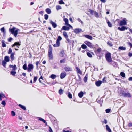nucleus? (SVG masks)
<instances>
[{
    "instance_id": "1",
    "label": "nucleus",
    "mask_w": 132,
    "mask_h": 132,
    "mask_svg": "<svg viewBox=\"0 0 132 132\" xmlns=\"http://www.w3.org/2000/svg\"><path fill=\"white\" fill-rule=\"evenodd\" d=\"M120 94L123 97H125L131 98V95L129 92H126L124 90H122L121 91Z\"/></svg>"
},
{
    "instance_id": "2",
    "label": "nucleus",
    "mask_w": 132,
    "mask_h": 132,
    "mask_svg": "<svg viewBox=\"0 0 132 132\" xmlns=\"http://www.w3.org/2000/svg\"><path fill=\"white\" fill-rule=\"evenodd\" d=\"M15 28L13 27L12 28H10L9 29V31L12 34L14 35L15 37H16L18 34V29L15 30Z\"/></svg>"
},
{
    "instance_id": "3",
    "label": "nucleus",
    "mask_w": 132,
    "mask_h": 132,
    "mask_svg": "<svg viewBox=\"0 0 132 132\" xmlns=\"http://www.w3.org/2000/svg\"><path fill=\"white\" fill-rule=\"evenodd\" d=\"M105 57L108 62H110L112 61V59L110 53L109 52L107 53L105 55Z\"/></svg>"
},
{
    "instance_id": "4",
    "label": "nucleus",
    "mask_w": 132,
    "mask_h": 132,
    "mask_svg": "<svg viewBox=\"0 0 132 132\" xmlns=\"http://www.w3.org/2000/svg\"><path fill=\"white\" fill-rule=\"evenodd\" d=\"M126 18H124L122 20H121L119 23V25L120 26L125 25L127 24L126 22Z\"/></svg>"
},
{
    "instance_id": "5",
    "label": "nucleus",
    "mask_w": 132,
    "mask_h": 132,
    "mask_svg": "<svg viewBox=\"0 0 132 132\" xmlns=\"http://www.w3.org/2000/svg\"><path fill=\"white\" fill-rule=\"evenodd\" d=\"M34 66L32 64L29 63L28 65L27 71L28 72H30L33 69Z\"/></svg>"
},
{
    "instance_id": "6",
    "label": "nucleus",
    "mask_w": 132,
    "mask_h": 132,
    "mask_svg": "<svg viewBox=\"0 0 132 132\" xmlns=\"http://www.w3.org/2000/svg\"><path fill=\"white\" fill-rule=\"evenodd\" d=\"M64 21L65 22V25L68 26L69 27L71 28H72V27L70 24L68 23V20L67 18H64L63 19Z\"/></svg>"
},
{
    "instance_id": "7",
    "label": "nucleus",
    "mask_w": 132,
    "mask_h": 132,
    "mask_svg": "<svg viewBox=\"0 0 132 132\" xmlns=\"http://www.w3.org/2000/svg\"><path fill=\"white\" fill-rule=\"evenodd\" d=\"M84 43L86 44L90 48H93V45L90 42L87 41H85Z\"/></svg>"
},
{
    "instance_id": "8",
    "label": "nucleus",
    "mask_w": 132,
    "mask_h": 132,
    "mask_svg": "<svg viewBox=\"0 0 132 132\" xmlns=\"http://www.w3.org/2000/svg\"><path fill=\"white\" fill-rule=\"evenodd\" d=\"M128 27H127L126 26H123L122 27H118V29L120 31H124L125 30L127 29H128Z\"/></svg>"
},
{
    "instance_id": "9",
    "label": "nucleus",
    "mask_w": 132,
    "mask_h": 132,
    "mask_svg": "<svg viewBox=\"0 0 132 132\" xmlns=\"http://www.w3.org/2000/svg\"><path fill=\"white\" fill-rule=\"evenodd\" d=\"M64 70L66 72L71 71H72V68L69 66L65 67L64 68Z\"/></svg>"
},
{
    "instance_id": "10",
    "label": "nucleus",
    "mask_w": 132,
    "mask_h": 132,
    "mask_svg": "<svg viewBox=\"0 0 132 132\" xmlns=\"http://www.w3.org/2000/svg\"><path fill=\"white\" fill-rule=\"evenodd\" d=\"M82 31V30L80 28H76L74 30V32L75 33L77 34L81 32Z\"/></svg>"
},
{
    "instance_id": "11",
    "label": "nucleus",
    "mask_w": 132,
    "mask_h": 132,
    "mask_svg": "<svg viewBox=\"0 0 132 132\" xmlns=\"http://www.w3.org/2000/svg\"><path fill=\"white\" fill-rule=\"evenodd\" d=\"M50 23L54 28H56L57 26V24L56 23L53 22L52 20H50Z\"/></svg>"
},
{
    "instance_id": "12",
    "label": "nucleus",
    "mask_w": 132,
    "mask_h": 132,
    "mask_svg": "<svg viewBox=\"0 0 132 132\" xmlns=\"http://www.w3.org/2000/svg\"><path fill=\"white\" fill-rule=\"evenodd\" d=\"M70 27L65 26H63L62 28V30L65 31H68L70 29Z\"/></svg>"
},
{
    "instance_id": "13",
    "label": "nucleus",
    "mask_w": 132,
    "mask_h": 132,
    "mask_svg": "<svg viewBox=\"0 0 132 132\" xmlns=\"http://www.w3.org/2000/svg\"><path fill=\"white\" fill-rule=\"evenodd\" d=\"M9 67L10 68H12V70H16L17 69L16 65H10Z\"/></svg>"
},
{
    "instance_id": "14",
    "label": "nucleus",
    "mask_w": 132,
    "mask_h": 132,
    "mask_svg": "<svg viewBox=\"0 0 132 132\" xmlns=\"http://www.w3.org/2000/svg\"><path fill=\"white\" fill-rule=\"evenodd\" d=\"M66 72L62 73L60 75V78L61 79H63L66 76Z\"/></svg>"
},
{
    "instance_id": "15",
    "label": "nucleus",
    "mask_w": 132,
    "mask_h": 132,
    "mask_svg": "<svg viewBox=\"0 0 132 132\" xmlns=\"http://www.w3.org/2000/svg\"><path fill=\"white\" fill-rule=\"evenodd\" d=\"M102 83V81L100 80H98L95 82L96 85L98 87L100 86Z\"/></svg>"
},
{
    "instance_id": "16",
    "label": "nucleus",
    "mask_w": 132,
    "mask_h": 132,
    "mask_svg": "<svg viewBox=\"0 0 132 132\" xmlns=\"http://www.w3.org/2000/svg\"><path fill=\"white\" fill-rule=\"evenodd\" d=\"M84 37L89 39L91 40H92L93 39V37L89 35H84Z\"/></svg>"
},
{
    "instance_id": "17",
    "label": "nucleus",
    "mask_w": 132,
    "mask_h": 132,
    "mask_svg": "<svg viewBox=\"0 0 132 132\" xmlns=\"http://www.w3.org/2000/svg\"><path fill=\"white\" fill-rule=\"evenodd\" d=\"M10 60V59L9 56H5L4 57V61L6 62H9Z\"/></svg>"
},
{
    "instance_id": "18",
    "label": "nucleus",
    "mask_w": 132,
    "mask_h": 132,
    "mask_svg": "<svg viewBox=\"0 0 132 132\" xmlns=\"http://www.w3.org/2000/svg\"><path fill=\"white\" fill-rule=\"evenodd\" d=\"M60 56L61 57H63L64 55V50H62L60 53Z\"/></svg>"
},
{
    "instance_id": "19",
    "label": "nucleus",
    "mask_w": 132,
    "mask_h": 132,
    "mask_svg": "<svg viewBox=\"0 0 132 132\" xmlns=\"http://www.w3.org/2000/svg\"><path fill=\"white\" fill-rule=\"evenodd\" d=\"M46 12L48 14H51V9L49 8H47L45 10Z\"/></svg>"
},
{
    "instance_id": "20",
    "label": "nucleus",
    "mask_w": 132,
    "mask_h": 132,
    "mask_svg": "<svg viewBox=\"0 0 132 132\" xmlns=\"http://www.w3.org/2000/svg\"><path fill=\"white\" fill-rule=\"evenodd\" d=\"M84 93L82 91H81L78 94V95L79 97L80 98H82L83 96Z\"/></svg>"
},
{
    "instance_id": "21",
    "label": "nucleus",
    "mask_w": 132,
    "mask_h": 132,
    "mask_svg": "<svg viewBox=\"0 0 132 132\" xmlns=\"http://www.w3.org/2000/svg\"><path fill=\"white\" fill-rule=\"evenodd\" d=\"M75 68L76 69V71H77V72L78 73H79L80 74H81L82 73V72L79 68L77 67H76Z\"/></svg>"
},
{
    "instance_id": "22",
    "label": "nucleus",
    "mask_w": 132,
    "mask_h": 132,
    "mask_svg": "<svg viewBox=\"0 0 132 132\" xmlns=\"http://www.w3.org/2000/svg\"><path fill=\"white\" fill-rule=\"evenodd\" d=\"M52 50L51 45L49 46V48L48 51V53H52Z\"/></svg>"
},
{
    "instance_id": "23",
    "label": "nucleus",
    "mask_w": 132,
    "mask_h": 132,
    "mask_svg": "<svg viewBox=\"0 0 132 132\" xmlns=\"http://www.w3.org/2000/svg\"><path fill=\"white\" fill-rule=\"evenodd\" d=\"M18 106L24 110H26V108L24 106H23L21 104H19Z\"/></svg>"
},
{
    "instance_id": "24",
    "label": "nucleus",
    "mask_w": 132,
    "mask_h": 132,
    "mask_svg": "<svg viewBox=\"0 0 132 132\" xmlns=\"http://www.w3.org/2000/svg\"><path fill=\"white\" fill-rule=\"evenodd\" d=\"M48 56L50 59L52 60L53 59V56L52 53H48Z\"/></svg>"
},
{
    "instance_id": "25",
    "label": "nucleus",
    "mask_w": 132,
    "mask_h": 132,
    "mask_svg": "<svg viewBox=\"0 0 132 132\" xmlns=\"http://www.w3.org/2000/svg\"><path fill=\"white\" fill-rule=\"evenodd\" d=\"M106 130L108 131L109 132H111L112 131L110 128L109 127L108 125H106Z\"/></svg>"
},
{
    "instance_id": "26",
    "label": "nucleus",
    "mask_w": 132,
    "mask_h": 132,
    "mask_svg": "<svg viewBox=\"0 0 132 132\" xmlns=\"http://www.w3.org/2000/svg\"><path fill=\"white\" fill-rule=\"evenodd\" d=\"M22 68L23 69L25 70H27L28 68L27 67V64L26 63L24 64Z\"/></svg>"
},
{
    "instance_id": "27",
    "label": "nucleus",
    "mask_w": 132,
    "mask_h": 132,
    "mask_svg": "<svg viewBox=\"0 0 132 132\" xmlns=\"http://www.w3.org/2000/svg\"><path fill=\"white\" fill-rule=\"evenodd\" d=\"M62 39V37L60 36H59L58 37L57 39L56 40V41L58 42L60 44V41Z\"/></svg>"
},
{
    "instance_id": "28",
    "label": "nucleus",
    "mask_w": 132,
    "mask_h": 132,
    "mask_svg": "<svg viewBox=\"0 0 132 132\" xmlns=\"http://www.w3.org/2000/svg\"><path fill=\"white\" fill-rule=\"evenodd\" d=\"M15 71L12 70L11 71L10 73V74L13 76H15L16 73V72Z\"/></svg>"
},
{
    "instance_id": "29",
    "label": "nucleus",
    "mask_w": 132,
    "mask_h": 132,
    "mask_svg": "<svg viewBox=\"0 0 132 132\" xmlns=\"http://www.w3.org/2000/svg\"><path fill=\"white\" fill-rule=\"evenodd\" d=\"M108 24V26L110 27H112V24L111 23L108 21V19L106 20Z\"/></svg>"
},
{
    "instance_id": "30",
    "label": "nucleus",
    "mask_w": 132,
    "mask_h": 132,
    "mask_svg": "<svg viewBox=\"0 0 132 132\" xmlns=\"http://www.w3.org/2000/svg\"><path fill=\"white\" fill-rule=\"evenodd\" d=\"M63 35L64 36L65 38L68 37V35L67 34L66 32L64 31L63 32Z\"/></svg>"
},
{
    "instance_id": "31",
    "label": "nucleus",
    "mask_w": 132,
    "mask_h": 132,
    "mask_svg": "<svg viewBox=\"0 0 132 132\" xmlns=\"http://www.w3.org/2000/svg\"><path fill=\"white\" fill-rule=\"evenodd\" d=\"M7 62L4 60H3L2 62V65L4 67H5Z\"/></svg>"
},
{
    "instance_id": "32",
    "label": "nucleus",
    "mask_w": 132,
    "mask_h": 132,
    "mask_svg": "<svg viewBox=\"0 0 132 132\" xmlns=\"http://www.w3.org/2000/svg\"><path fill=\"white\" fill-rule=\"evenodd\" d=\"M60 44L58 42H56V44H54L53 46L54 47H58L59 46Z\"/></svg>"
},
{
    "instance_id": "33",
    "label": "nucleus",
    "mask_w": 132,
    "mask_h": 132,
    "mask_svg": "<svg viewBox=\"0 0 132 132\" xmlns=\"http://www.w3.org/2000/svg\"><path fill=\"white\" fill-rule=\"evenodd\" d=\"M56 77V75L55 74H52L50 76V77L52 79H54Z\"/></svg>"
},
{
    "instance_id": "34",
    "label": "nucleus",
    "mask_w": 132,
    "mask_h": 132,
    "mask_svg": "<svg viewBox=\"0 0 132 132\" xmlns=\"http://www.w3.org/2000/svg\"><path fill=\"white\" fill-rule=\"evenodd\" d=\"M14 54L13 53H11V54L10 57L12 61H13L14 60Z\"/></svg>"
},
{
    "instance_id": "35",
    "label": "nucleus",
    "mask_w": 132,
    "mask_h": 132,
    "mask_svg": "<svg viewBox=\"0 0 132 132\" xmlns=\"http://www.w3.org/2000/svg\"><path fill=\"white\" fill-rule=\"evenodd\" d=\"M58 92L60 95H61L63 93V90L62 89H60L59 90Z\"/></svg>"
},
{
    "instance_id": "36",
    "label": "nucleus",
    "mask_w": 132,
    "mask_h": 132,
    "mask_svg": "<svg viewBox=\"0 0 132 132\" xmlns=\"http://www.w3.org/2000/svg\"><path fill=\"white\" fill-rule=\"evenodd\" d=\"M68 96L70 99L72 98V94L69 92L68 93Z\"/></svg>"
},
{
    "instance_id": "37",
    "label": "nucleus",
    "mask_w": 132,
    "mask_h": 132,
    "mask_svg": "<svg viewBox=\"0 0 132 132\" xmlns=\"http://www.w3.org/2000/svg\"><path fill=\"white\" fill-rule=\"evenodd\" d=\"M101 51V49L100 48H98L96 51V53L98 54L100 53Z\"/></svg>"
},
{
    "instance_id": "38",
    "label": "nucleus",
    "mask_w": 132,
    "mask_h": 132,
    "mask_svg": "<svg viewBox=\"0 0 132 132\" xmlns=\"http://www.w3.org/2000/svg\"><path fill=\"white\" fill-rule=\"evenodd\" d=\"M0 30L4 34L5 33V31L4 27L1 28L0 29Z\"/></svg>"
},
{
    "instance_id": "39",
    "label": "nucleus",
    "mask_w": 132,
    "mask_h": 132,
    "mask_svg": "<svg viewBox=\"0 0 132 132\" xmlns=\"http://www.w3.org/2000/svg\"><path fill=\"white\" fill-rule=\"evenodd\" d=\"M66 61V59L65 58H64L62 59L60 61V62L61 63H64Z\"/></svg>"
},
{
    "instance_id": "40",
    "label": "nucleus",
    "mask_w": 132,
    "mask_h": 132,
    "mask_svg": "<svg viewBox=\"0 0 132 132\" xmlns=\"http://www.w3.org/2000/svg\"><path fill=\"white\" fill-rule=\"evenodd\" d=\"M120 75L123 77H125V74L123 72H121L120 73Z\"/></svg>"
},
{
    "instance_id": "41",
    "label": "nucleus",
    "mask_w": 132,
    "mask_h": 132,
    "mask_svg": "<svg viewBox=\"0 0 132 132\" xmlns=\"http://www.w3.org/2000/svg\"><path fill=\"white\" fill-rule=\"evenodd\" d=\"M94 14L95 17L98 18L99 17L98 14V13L96 11H95L94 12Z\"/></svg>"
},
{
    "instance_id": "42",
    "label": "nucleus",
    "mask_w": 132,
    "mask_h": 132,
    "mask_svg": "<svg viewBox=\"0 0 132 132\" xmlns=\"http://www.w3.org/2000/svg\"><path fill=\"white\" fill-rule=\"evenodd\" d=\"M81 47L83 49H85L87 48V47L85 44H83L81 45Z\"/></svg>"
},
{
    "instance_id": "43",
    "label": "nucleus",
    "mask_w": 132,
    "mask_h": 132,
    "mask_svg": "<svg viewBox=\"0 0 132 132\" xmlns=\"http://www.w3.org/2000/svg\"><path fill=\"white\" fill-rule=\"evenodd\" d=\"M103 100L102 99H100L98 101V103L101 105V106H102V104L103 102Z\"/></svg>"
},
{
    "instance_id": "44",
    "label": "nucleus",
    "mask_w": 132,
    "mask_h": 132,
    "mask_svg": "<svg viewBox=\"0 0 132 132\" xmlns=\"http://www.w3.org/2000/svg\"><path fill=\"white\" fill-rule=\"evenodd\" d=\"M2 46L3 47H5L6 46V45L3 40L2 41Z\"/></svg>"
},
{
    "instance_id": "45",
    "label": "nucleus",
    "mask_w": 132,
    "mask_h": 132,
    "mask_svg": "<svg viewBox=\"0 0 132 132\" xmlns=\"http://www.w3.org/2000/svg\"><path fill=\"white\" fill-rule=\"evenodd\" d=\"M87 55L89 57L91 58L92 57V56L91 54L89 52H87Z\"/></svg>"
},
{
    "instance_id": "46",
    "label": "nucleus",
    "mask_w": 132,
    "mask_h": 132,
    "mask_svg": "<svg viewBox=\"0 0 132 132\" xmlns=\"http://www.w3.org/2000/svg\"><path fill=\"white\" fill-rule=\"evenodd\" d=\"M120 50H125L126 49L125 47H124L123 46H120L118 48Z\"/></svg>"
},
{
    "instance_id": "47",
    "label": "nucleus",
    "mask_w": 132,
    "mask_h": 132,
    "mask_svg": "<svg viewBox=\"0 0 132 132\" xmlns=\"http://www.w3.org/2000/svg\"><path fill=\"white\" fill-rule=\"evenodd\" d=\"M107 44L110 47H111L113 46V44H112V42H108Z\"/></svg>"
},
{
    "instance_id": "48",
    "label": "nucleus",
    "mask_w": 132,
    "mask_h": 132,
    "mask_svg": "<svg viewBox=\"0 0 132 132\" xmlns=\"http://www.w3.org/2000/svg\"><path fill=\"white\" fill-rule=\"evenodd\" d=\"M59 3L60 4H65L64 2L62 0H60V1H59Z\"/></svg>"
},
{
    "instance_id": "49",
    "label": "nucleus",
    "mask_w": 132,
    "mask_h": 132,
    "mask_svg": "<svg viewBox=\"0 0 132 132\" xmlns=\"http://www.w3.org/2000/svg\"><path fill=\"white\" fill-rule=\"evenodd\" d=\"M1 104H2L4 106H5L6 104L5 101L4 100L2 102Z\"/></svg>"
},
{
    "instance_id": "50",
    "label": "nucleus",
    "mask_w": 132,
    "mask_h": 132,
    "mask_svg": "<svg viewBox=\"0 0 132 132\" xmlns=\"http://www.w3.org/2000/svg\"><path fill=\"white\" fill-rule=\"evenodd\" d=\"M111 111V109H107L105 110L106 112V113H109Z\"/></svg>"
},
{
    "instance_id": "51",
    "label": "nucleus",
    "mask_w": 132,
    "mask_h": 132,
    "mask_svg": "<svg viewBox=\"0 0 132 132\" xmlns=\"http://www.w3.org/2000/svg\"><path fill=\"white\" fill-rule=\"evenodd\" d=\"M84 81L85 82H87V77L86 76H85L84 78Z\"/></svg>"
},
{
    "instance_id": "52",
    "label": "nucleus",
    "mask_w": 132,
    "mask_h": 132,
    "mask_svg": "<svg viewBox=\"0 0 132 132\" xmlns=\"http://www.w3.org/2000/svg\"><path fill=\"white\" fill-rule=\"evenodd\" d=\"M44 18L45 20H47L48 18V15L47 14H45L44 15Z\"/></svg>"
},
{
    "instance_id": "53",
    "label": "nucleus",
    "mask_w": 132,
    "mask_h": 132,
    "mask_svg": "<svg viewBox=\"0 0 132 132\" xmlns=\"http://www.w3.org/2000/svg\"><path fill=\"white\" fill-rule=\"evenodd\" d=\"M56 9L57 10H59L61 9V7L59 5H57L56 6Z\"/></svg>"
},
{
    "instance_id": "54",
    "label": "nucleus",
    "mask_w": 132,
    "mask_h": 132,
    "mask_svg": "<svg viewBox=\"0 0 132 132\" xmlns=\"http://www.w3.org/2000/svg\"><path fill=\"white\" fill-rule=\"evenodd\" d=\"M12 52V49L11 48H10L9 49L8 53L9 54H10Z\"/></svg>"
},
{
    "instance_id": "55",
    "label": "nucleus",
    "mask_w": 132,
    "mask_h": 132,
    "mask_svg": "<svg viewBox=\"0 0 132 132\" xmlns=\"http://www.w3.org/2000/svg\"><path fill=\"white\" fill-rule=\"evenodd\" d=\"M11 115L12 116H14L15 115V112L13 111H12L11 112Z\"/></svg>"
},
{
    "instance_id": "56",
    "label": "nucleus",
    "mask_w": 132,
    "mask_h": 132,
    "mask_svg": "<svg viewBox=\"0 0 132 132\" xmlns=\"http://www.w3.org/2000/svg\"><path fill=\"white\" fill-rule=\"evenodd\" d=\"M37 79V77H34L33 79V82L34 83L36 81Z\"/></svg>"
},
{
    "instance_id": "57",
    "label": "nucleus",
    "mask_w": 132,
    "mask_h": 132,
    "mask_svg": "<svg viewBox=\"0 0 132 132\" xmlns=\"http://www.w3.org/2000/svg\"><path fill=\"white\" fill-rule=\"evenodd\" d=\"M66 39V40L67 41V42L68 43H71V41L68 38H65Z\"/></svg>"
},
{
    "instance_id": "58",
    "label": "nucleus",
    "mask_w": 132,
    "mask_h": 132,
    "mask_svg": "<svg viewBox=\"0 0 132 132\" xmlns=\"http://www.w3.org/2000/svg\"><path fill=\"white\" fill-rule=\"evenodd\" d=\"M88 11L90 13L92 14H93V10H92L91 9H89V10Z\"/></svg>"
},
{
    "instance_id": "59",
    "label": "nucleus",
    "mask_w": 132,
    "mask_h": 132,
    "mask_svg": "<svg viewBox=\"0 0 132 132\" xmlns=\"http://www.w3.org/2000/svg\"><path fill=\"white\" fill-rule=\"evenodd\" d=\"M15 43H16L15 44V46H19L20 45V44L19 43V42H16Z\"/></svg>"
},
{
    "instance_id": "60",
    "label": "nucleus",
    "mask_w": 132,
    "mask_h": 132,
    "mask_svg": "<svg viewBox=\"0 0 132 132\" xmlns=\"http://www.w3.org/2000/svg\"><path fill=\"white\" fill-rule=\"evenodd\" d=\"M106 78L105 77H104L102 79V81H103L104 82H106V80H105V79H106Z\"/></svg>"
},
{
    "instance_id": "61",
    "label": "nucleus",
    "mask_w": 132,
    "mask_h": 132,
    "mask_svg": "<svg viewBox=\"0 0 132 132\" xmlns=\"http://www.w3.org/2000/svg\"><path fill=\"white\" fill-rule=\"evenodd\" d=\"M128 44L130 46V48L132 47V44L129 42H128Z\"/></svg>"
},
{
    "instance_id": "62",
    "label": "nucleus",
    "mask_w": 132,
    "mask_h": 132,
    "mask_svg": "<svg viewBox=\"0 0 132 132\" xmlns=\"http://www.w3.org/2000/svg\"><path fill=\"white\" fill-rule=\"evenodd\" d=\"M12 39L13 38L12 37H10L8 39V40L9 42H11Z\"/></svg>"
},
{
    "instance_id": "63",
    "label": "nucleus",
    "mask_w": 132,
    "mask_h": 132,
    "mask_svg": "<svg viewBox=\"0 0 132 132\" xmlns=\"http://www.w3.org/2000/svg\"><path fill=\"white\" fill-rule=\"evenodd\" d=\"M39 63V61H37L36 63V67L37 68H38V64Z\"/></svg>"
},
{
    "instance_id": "64",
    "label": "nucleus",
    "mask_w": 132,
    "mask_h": 132,
    "mask_svg": "<svg viewBox=\"0 0 132 132\" xmlns=\"http://www.w3.org/2000/svg\"><path fill=\"white\" fill-rule=\"evenodd\" d=\"M49 127V131L50 132H53V130L51 128V127L50 126Z\"/></svg>"
}]
</instances>
